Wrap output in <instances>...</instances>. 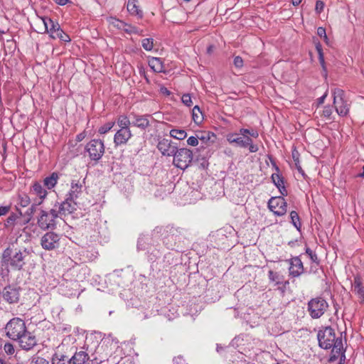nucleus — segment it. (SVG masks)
Instances as JSON below:
<instances>
[{
	"instance_id": "nucleus-1",
	"label": "nucleus",
	"mask_w": 364,
	"mask_h": 364,
	"mask_svg": "<svg viewBox=\"0 0 364 364\" xmlns=\"http://www.w3.org/2000/svg\"><path fill=\"white\" fill-rule=\"evenodd\" d=\"M319 346L323 349H332L334 355L331 358V360L335 359L336 354L341 353V358H345L343 353V343L341 338H336L334 330L331 327H326L323 330H320L317 335ZM342 358H341V361Z\"/></svg>"
},
{
	"instance_id": "nucleus-2",
	"label": "nucleus",
	"mask_w": 364,
	"mask_h": 364,
	"mask_svg": "<svg viewBox=\"0 0 364 364\" xmlns=\"http://www.w3.org/2000/svg\"><path fill=\"white\" fill-rule=\"evenodd\" d=\"M119 129L114 136V144L115 146L125 145L133 136L130 129L131 121L125 114L119 115L116 119Z\"/></svg>"
},
{
	"instance_id": "nucleus-3",
	"label": "nucleus",
	"mask_w": 364,
	"mask_h": 364,
	"mask_svg": "<svg viewBox=\"0 0 364 364\" xmlns=\"http://www.w3.org/2000/svg\"><path fill=\"white\" fill-rule=\"evenodd\" d=\"M28 252L24 250H13L6 248L2 255V262L6 266H10L13 270H21L26 264Z\"/></svg>"
},
{
	"instance_id": "nucleus-4",
	"label": "nucleus",
	"mask_w": 364,
	"mask_h": 364,
	"mask_svg": "<svg viewBox=\"0 0 364 364\" xmlns=\"http://www.w3.org/2000/svg\"><path fill=\"white\" fill-rule=\"evenodd\" d=\"M226 139L230 144H235L240 148L248 147L250 153H255L259 150L258 145L255 144L249 136L242 134L240 129L238 133L228 134Z\"/></svg>"
},
{
	"instance_id": "nucleus-5",
	"label": "nucleus",
	"mask_w": 364,
	"mask_h": 364,
	"mask_svg": "<svg viewBox=\"0 0 364 364\" xmlns=\"http://www.w3.org/2000/svg\"><path fill=\"white\" fill-rule=\"evenodd\" d=\"M5 331L9 338L17 341L26 331L25 322L21 318H14L7 323Z\"/></svg>"
},
{
	"instance_id": "nucleus-6",
	"label": "nucleus",
	"mask_w": 364,
	"mask_h": 364,
	"mask_svg": "<svg viewBox=\"0 0 364 364\" xmlns=\"http://www.w3.org/2000/svg\"><path fill=\"white\" fill-rule=\"evenodd\" d=\"M173 156V165L182 170L187 168L191 165L193 159L192 151L187 148L177 149Z\"/></svg>"
},
{
	"instance_id": "nucleus-7",
	"label": "nucleus",
	"mask_w": 364,
	"mask_h": 364,
	"mask_svg": "<svg viewBox=\"0 0 364 364\" xmlns=\"http://www.w3.org/2000/svg\"><path fill=\"white\" fill-rule=\"evenodd\" d=\"M333 105L338 114L341 117L348 115L350 109V105L344 100V92L340 88L332 90Z\"/></svg>"
},
{
	"instance_id": "nucleus-8",
	"label": "nucleus",
	"mask_w": 364,
	"mask_h": 364,
	"mask_svg": "<svg viewBox=\"0 0 364 364\" xmlns=\"http://www.w3.org/2000/svg\"><path fill=\"white\" fill-rule=\"evenodd\" d=\"M328 307L327 301L321 297L312 299L309 301L308 310L313 318H320Z\"/></svg>"
},
{
	"instance_id": "nucleus-9",
	"label": "nucleus",
	"mask_w": 364,
	"mask_h": 364,
	"mask_svg": "<svg viewBox=\"0 0 364 364\" xmlns=\"http://www.w3.org/2000/svg\"><path fill=\"white\" fill-rule=\"evenodd\" d=\"M92 160H100L105 153V145L102 141L100 139L91 140L85 147Z\"/></svg>"
},
{
	"instance_id": "nucleus-10",
	"label": "nucleus",
	"mask_w": 364,
	"mask_h": 364,
	"mask_svg": "<svg viewBox=\"0 0 364 364\" xmlns=\"http://www.w3.org/2000/svg\"><path fill=\"white\" fill-rule=\"evenodd\" d=\"M41 21L43 23V27L38 32L48 33L50 38L56 39V34L60 33L62 31L59 23L48 17H43L41 18Z\"/></svg>"
},
{
	"instance_id": "nucleus-11",
	"label": "nucleus",
	"mask_w": 364,
	"mask_h": 364,
	"mask_svg": "<svg viewBox=\"0 0 364 364\" xmlns=\"http://www.w3.org/2000/svg\"><path fill=\"white\" fill-rule=\"evenodd\" d=\"M287 203L282 196L272 197L268 202V208L277 215H284L287 213Z\"/></svg>"
},
{
	"instance_id": "nucleus-12",
	"label": "nucleus",
	"mask_w": 364,
	"mask_h": 364,
	"mask_svg": "<svg viewBox=\"0 0 364 364\" xmlns=\"http://www.w3.org/2000/svg\"><path fill=\"white\" fill-rule=\"evenodd\" d=\"M20 287L13 285L5 287L2 291V297L9 304L18 303L20 298Z\"/></svg>"
},
{
	"instance_id": "nucleus-13",
	"label": "nucleus",
	"mask_w": 364,
	"mask_h": 364,
	"mask_svg": "<svg viewBox=\"0 0 364 364\" xmlns=\"http://www.w3.org/2000/svg\"><path fill=\"white\" fill-rule=\"evenodd\" d=\"M17 341L20 346L26 350L32 349L37 344L36 336L31 332L26 331Z\"/></svg>"
},
{
	"instance_id": "nucleus-14",
	"label": "nucleus",
	"mask_w": 364,
	"mask_h": 364,
	"mask_svg": "<svg viewBox=\"0 0 364 364\" xmlns=\"http://www.w3.org/2000/svg\"><path fill=\"white\" fill-rule=\"evenodd\" d=\"M130 116L132 119V122H131V124H132V126L139 128L140 129L142 130H145L150 126L149 118L151 117V115H140L132 112L130 114Z\"/></svg>"
},
{
	"instance_id": "nucleus-15",
	"label": "nucleus",
	"mask_w": 364,
	"mask_h": 364,
	"mask_svg": "<svg viewBox=\"0 0 364 364\" xmlns=\"http://www.w3.org/2000/svg\"><path fill=\"white\" fill-rule=\"evenodd\" d=\"M60 237L53 232H47L41 238L42 247L46 250H53L58 245Z\"/></svg>"
},
{
	"instance_id": "nucleus-16",
	"label": "nucleus",
	"mask_w": 364,
	"mask_h": 364,
	"mask_svg": "<svg viewBox=\"0 0 364 364\" xmlns=\"http://www.w3.org/2000/svg\"><path fill=\"white\" fill-rule=\"evenodd\" d=\"M157 148L164 156H173L177 150V147L173 146L171 141L167 139L160 140L158 143Z\"/></svg>"
},
{
	"instance_id": "nucleus-17",
	"label": "nucleus",
	"mask_w": 364,
	"mask_h": 364,
	"mask_svg": "<svg viewBox=\"0 0 364 364\" xmlns=\"http://www.w3.org/2000/svg\"><path fill=\"white\" fill-rule=\"evenodd\" d=\"M82 186L79 181H73L70 188L66 194L68 200H78L82 193Z\"/></svg>"
},
{
	"instance_id": "nucleus-18",
	"label": "nucleus",
	"mask_w": 364,
	"mask_h": 364,
	"mask_svg": "<svg viewBox=\"0 0 364 364\" xmlns=\"http://www.w3.org/2000/svg\"><path fill=\"white\" fill-rule=\"evenodd\" d=\"M42 215L39 219V222L43 225L46 223V228H53L56 225L54 219L57 218L58 215L55 210H50V213L42 211Z\"/></svg>"
},
{
	"instance_id": "nucleus-19",
	"label": "nucleus",
	"mask_w": 364,
	"mask_h": 364,
	"mask_svg": "<svg viewBox=\"0 0 364 364\" xmlns=\"http://www.w3.org/2000/svg\"><path fill=\"white\" fill-rule=\"evenodd\" d=\"M31 191L39 198L38 200L35 202L36 205H41L48 195V191L38 181L33 183Z\"/></svg>"
},
{
	"instance_id": "nucleus-20",
	"label": "nucleus",
	"mask_w": 364,
	"mask_h": 364,
	"mask_svg": "<svg viewBox=\"0 0 364 364\" xmlns=\"http://www.w3.org/2000/svg\"><path fill=\"white\" fill-rule=\"evenodd\" d=\"M90 359V356L87 352L80 350L76 351L74 355L68 360V364H85Z\"/></svg>"
},
{
	"instance_id": "nucleus-21",
	"label": "nucleus",
	"mask_w": 364,
	"mask_h": 364,
	"mask_svg": "<svg viewBox=\"0 0 364 364\" xmlns=\"http://www.w3.org/2000/svg\"><path fill=\"white\" fill-rule=\"evenodd\" d=\"M289 274L292 277H299L304 270L303 264L301 259L298 257H294L291 259Z\"/></svg>"
},
{
	"instance_id": "nucleus-22",
	"label": "nucleus",
	"mask_w": 364,
	"mask_h": 364,
	"mask_svg": "<svg viewBox=\"0 0 364 364\" xmlns=\"http://www.w3.org/2000/svg\"><path fill=\"white\" fill-rule=\"evenodd\" d=\"M79 203L78 200H68V197H65L60 206V212L64 215L72 213L76 210Z\"/></svg>"
},
{
	"instance_id": "nucleus-23",
	"label": "nucleus",
	"mask_w": 364,
	"mask_h": 364,
	"mask_svg": "<svg viewBox=\"0 0 364 364\" xmlns=\"http://www.w3.org/2000/svg\"><path fill=\"white\" fill-rule=\"evenodd\" d=\"M197 134L198 139L207 146L214 144L217 139V136L211 132L200 131Z\"/></svg>"
},
{
	"instance_id": "nucleus-24",
	"label": "nucleus",
	"mask_w": 364,
	"mask_h": 364,
	"mask_svg": "<svg viewBox=\"0 0 364 364\" xmlns=\"http://www.w3.org/2000/svg\"><path fill=\"white\" fill-rule=\"evenodd\" d=\"M127 9L131 15L137 16L139 18H142L143 11L139 9L138 0H128Z\"/></svg>"
},
{
	"instance_id": "nucleus-25",
	"label": "nucleus",
	"mask_w": 364,
	"mask_h": 364,
	"mask_svg": "<svg viewBox=\"0 0 364 364\" xmlns=\"http://www.w3.org/2000/svg\"><path fill=\"white\" fill-rule=\"evenodd\" d=\"M352 290L361 301L364 302V286L362 284L360 278L358 276L354 277Z\"/></svg>"
},
{
	"instance_id": "nucleus-26",
	"label": "nucleus",
	"mask_w": 364,
	"mask_h": 364,
	"mask_svg": "<svg viewBox=\"0 0 364 364\" xmlns=\"http://www.w3.org/2000/svg\"><path fill=\"white\" fill-rule=\"evenodd\" d=\"M272 180L274 184L278 188L280 193L282 196H287V191L284 186L283 178L279 173H273L272 175Z\"/></svg>"
},
{
	"instance_id": "nucleus-27",
	"label": "nucleus",
	"mask_w": 364,
	"mask_h": 364,
	"mask_svg": "<svg viewBox=\"0 0 364 364\" xmlns=\"http://www.w3.org/2000/svg\"><path fill=\"white\" fill-rule=\"evenodd\" d=\"M149 65L156 73L164 72L163 61L159 58H151L149 60Z\"/></svg>"
},
{
	"instance_id": "nucleus-28",
	"label": "nucleus",
	"mask_w": 364,
	"mask_h": 364,
	"mask_svg": "<svg viewBox=\"0 0 364 364\" xmlns=\"http://www.w3.org/2000/svg\"><path fill=\"white\" fill-rule=\"evenodd\" d=\"M58 179H59L58 173L56 172H53L50 176L46 177L43 179V185L48 189H52L56 186Z\"/></svg>"
},
{
	"instance_id": "nucleus-29",
	"label": "nucleus",
	"mask_w": 364,
	"mask_h": 364,
	"mask_svg": "<svg viewBox=\"0 0 364 364\" xmlns=\"http://www.w3.org/2000/svg\"><path fill=\"white\" fill-rule=\"evenodd\" d=\"M122 31H124L129 34H137L139 36H143V31L139 29L137 27L131 24L124 22L123 28Z\"/></svg>"
},
{
	"instance_id": "nucleus-30",
	"label": "nucleus",
	"mask_w": 364,
	"mask_h": 364,
	"mask_svg": "<svg viewBox=\"0 0 364 364\" xmlns=\"http://www.w3.org/2000/svg\"><path fill=\"white\" fill-rule=\"evenodd\" d=\"M192 118L197 124H200L203 120V115L198 105H196L192 110Z\"/></svg>"
},
{
	"instance_id": "nucleus-31",
	"label": "nucleus",
	"mask_w": 364,
	"mask_h": 364,
	"mask_svg": "<svg viewBox=\"0 0 364 364\" xmlns=\"http://www.w3.org/2000/svg\"><path fill=\"white\" fill-rule=\"evenodd\" d=\"M107 22H108L109 28H116L117 30L122 31V29L123 28L124 21H121L117 18L109 17L107 18Z\"/></svg>"
},
{
	"instance_id": "nucleus-32",
	"label": "nucleus",
	"mask_w": 364,
	"mask_h": 364,
	"mask_svg": "<svg viewBox=\"0 0 364 364\" xmlns=\"http://www.w3.org/2000/svg\"><path fill=\"white\" fill-rule=\"evenodd\" d=\"M316 51L318 55L319 63H320L323 70L326 73L325 75L326 76V63H325V60H324V55H323L322 46L320 43H318L316 44Z\"/></svg>"
},
{
	"instance_id": "nucleus-33",
	"label": "nucleus",
	"mask_w": 364,
	"mask_h": 364,
	"mask_svg": "<svg viewBox=\"0 0 364 364\" xmlns=\"http://www.w3.org/2000/svg\"><path fill=\"white\" fill-rule=\"evenodd\" d=\"M170 136L178 140H183L187 136V133L183 129H173L170 131Z\"/></svg>"
},
{
	"instance_id": "nucleus-34",
	"label": "nucleus",
	"mask_w": 364,
	"mask_h": 364,
	"mask_svg": "<svg viewBox=\"0 0 364 364\" xmlns=\"http://www.w3.org/2000/svg\"><path fill=\"white\" fill-rule=\"evenodd\" d=\"M51 361L52 364H65V362H68L67 357L64 354L58 352H56L53 355Z\"/></svg>"
},
{
	"instance_id": "nucleus-35",
	"label": "nucleus",
	"mask_w": 364,
	"mask_h": 364,
	"mask_svg": "<svg viewBox=\"0 0 364 364\" xmlns=\"http://www.w3.org/2000/svg\"><path fill=\"white\" fill-rule=\"evenodd\" d=\"M268 277L270 281L274 282L276 284H282L283 282L282 277L278 273L272 270H269L268 272Z\"/></svg>"
},
{
	"instance_id": "nucleus-36",
	"label": "nucleus",
	"mask_w": 364,
	"mask_h": 364,
	"mask_svg": "<svg viewBox=\"0 0 364 364\" xmlns=\"http://www.w3.org/2000/svg\"><path fill=\"white\" fill-rule=\"evenodd\" d=\"M114 124H115V122H113V121L108 122L105 123V124H103L100 127H99L98 133L100 134H105L107 133L113 128Z\"/></svg>"
},
{
	"instance_id": "nucleus-37",
	"label": "nucleus",
	"mask_w": 364,
	"mask_h": 364,
	"mask_svg": "<svg viewBox=\"0 0 364 364\" xmlns=\"http://www.w3.org/2000/svg\"><path fill=\"white\" fill-rule=\"evenodd\" d=\"M21 220V217L16 214H11L6 220V223H5L6 228H9L10 226H13L15 225L21 224L16 220Z\"/></svg>"
},
{
	"instance_id": "nucleus-38",
	"label": "nucleus",
	"mask_w": 364,
	"mask_h": 364,
	"mask_svg": "<svg viewBox=\"0 0 364 364\" xmlns=\"http://www.w3.org/2000/svg\"><path fill=\"white\" fill-rule=\"evenodd\" d=\"M291 155H292V158H293V160L294 161V164H295L296 169L299 172H302L303 170H302L301 166L300 165V160H299L300 154H299V151L295 148L293 149L292 152H291Z\"/></svg>"
},
{
	"instance_id": "nucleus-39",
	"label": "nucleus",
	"mask_w": 364,
	"mask_h": 364,
	"mask_svg": "<svg viewBox=\"0 0 364 364\" xmlns=\"http://www.w3.org/2000/svg\"><path fill=\"white\" fill-rule=\"evenodd\" d=\"M141 46L146 51H151L154 48V39L151 38H144L141 41Z\"/></svg>"
},
{
	"instance_id": "nucleus-40",
	"label": "nucleus",
	"mask_w": 364,
	"mask_h": 364,
	"mask_svg": "<svg viewBox=\"0 0 364 364\" xmlns=\"http://www.w3.org/2000/svg\"><path fill=\"white\" fill-rule=\"evenodd\" d=\"M290 218L291 223L295 228H300L301 223L298 213L296 211H291L290 213Z\"/></svg>"
},
{
	"instance_id": "nucleus-41",
	"label": "nucleus",
	"mask_w": 364,
	"mask_h": 364,
	"mask_svg": "<svg viewBox=\"0 0 364 364\" xmlns=\"http://www.w3.org/2000/svg\"><path fill=\"white\" fill-rule=\"evenodd\" d=\"M18 200V204L22 207H27L31 203L30 198L25 193L19 195Z\"/></svg>"
},
{
	"instance_id": "nucleus-42",
	"label": "nucleus",
	"mask_w": 364,
	"mask_h": 364,
	"mask_svg": "<svg viewBox=\"0 0 364 364\" xmlns=\"http://www.w3.org/2000/svg\"><path fill=\"white\" fill-rule=\"evenodd\" d=\"M240 132L242 134L249 136L250 138H251V136L254 137V138H257L259 136L258 132L253 129L250 130L248 129L242 128V129H240Z\"/></svg>"
},
{
	"instance_id": "nucleus-43",
	"label": "nucleus",
	"mask_w": 364,
	"mask_h": 364,
	"mask_svg": "<svg viewBox=\"0 0 364 364\" xmlns=\"http://www.w3.org/2000/svg\"><path fill=\"white\" fill-rule=\"evenodd\" d=\"M181 101L187 107H191L193 105L191 96L188 93L182 95Z\"/></svg>"
},
{
	"instance_id": "nucleus-44",
	"label": "nucleus",
	"mask_w": 364,
	"mask_h": 364,
	"mask_svg": "<svg viewBox=\"0 0 364 364\" xmlns=\"http://www.w3.org/2000/svg\"><path fill=\"white\" fill-rule=\"evenodd\" d=\"M333 114V109L331 106H325L323 109L322 116L326 119H331V114Z\"/></svg>"
},
{
	"instance_id": "nucleus-45",
	"label": "nucleus",
	"mask_w": 364,
	"mask_h": 364,
	"mask_svg": "<svg viewBox=\"0 0 364 364\" xmlns=\"http://www.w3.org/2000/svg\"><path fill=\"white\" fill-rule=\"evenodd\" d=\"M56 38H59L60 41L65 43H68L71 41L70 36L63 30L61 31L60 33L56 34Z\"/></svg>"
},
{
	"instance_id": "nucleus-46",
	"label": "nucleus",
	"mask_w": 364,
	"mask_h": 364,
	"mask_svg": "<svg viewBox=\"0 0 364 364\" xmlns=\"http://www.w3.org/2000/svg\"><path fill=\"white\" fill-rule=\"evenodd\" d=\"M324 3L321 0H318L316 2L315 11L317 14H321L324 9Z\"/></svg>"
},
{
	"instance_id": "nucleus-47",
	"label": "nucleus",
	"mask_w": 364,
	"mask_h": 364,
	"mask_svg": "<svg viewBox=\"0 0 364 364\" xmlns=\"http://www.w3.org/2000/svg\"><path fill=\"white\" fill-rule=\"evenodd\" d=\"M198 134H196V136H192L187 139V144L190 146H196L198 144Z\"/></svg>"
},
{
	"instance_id": "nucleus-48",
	"label": "nucleus",
	"mask_w": 364,
	"mask_h": 364,
	"mask_svg": "<svg viewBox=\"0 0 364 364\" xmlns=\"http://www.w3.org/2000/svg\"><path fill=\"white\" fill-rule=\"evenodd\" d=\"M4 349L5 352L9 355H12L14 353V346L10 343H6L4 346Z\"/></svg>"
},
{
	"instance_id": "nucleus-49",
	"label": "nucleus",
	"mask_w": 364,
	"mask_h": 364,
	"mask_svg": "<svg viewBox=\"0 0 364 364\" xmlns=\"http://www.w3.org/2000/svg\"><path fill=\"white\" fill-rule=\"evenodd\" d=\"M234 65L237 68H241L243 66V60L240 56H236L233 61Z\"/></svg>"
},
{
	"instance_id": "nucleus-50",
	"label": "nucleus",
	"mask_w": 364,
	"mask_h": 364,
	"mask_svg": "<svg viewBox=\"0 0 364 364\" xmlns=\"http://www.w3.org/2000/svg\"><path fill=\"white\" fill-rule=\"evenodd\" d=\"M31 364H49V362L43 358L38 357L33 360Z\"/></svg>"
},
{
	"instance_id": "nucleus-51",
	"label": "nucleus",
	"mask_w": 364,
	"mask_h": 364,
	"mask_svg": "<svg viewBox=\"0 0 364 364\" xmlns=\"http://www.w3.org/2000/svg\"><path fill=\"white\" fill-rule=\"evenodd\" d=\"M317 34L321 38H323V39H327V35L326 33V29L323 27H318L317 29Z\"/></svg>"
},
{
	"instance_id": "nucleus-52",
	"label": "nucleus",
	"mask_w": 364,
	"mask_h": 364,
	"mask_svg": "<svg viewBox=\"0 0 364 364\" xmlns=\"http://www.w3.org/2000/svg\"><path fill=\"white\" fill-rule=\"evenodd\" d=\"M306 253L309 255V256L310 257L311 259L313 262H316L318 258H317L316 255L315 253H314L311 249L306 248Z\"/></svg>"
},
{
	"instance_id": "nucleus-53",
	"label": "nucleus",
	"mask_w": 364,
	"mask_h": 364,
	"mask_svg": "<svg viewBox=\"0 0 364 364\" xmlns=\"http://www.w3.org/2000/svg\"><path fill=\"white\" fill-rule=\"evenodd\" d=\"M9 210L10 206H0V216L7 214Z\"/></svg>"
},
{
	"instance_id": "nucleus-54",
	"label": "nucleus",
	"mask_w": 364,
	"mask_h": 364,
	"mask_svg": "<svg viewBox=\"0 0 364 364\" xmlns=\"http://www.w3.org/2000/svg\"><path fill=\"white\" fill-rule=\"evenodd\" d=\"M174 364H186L183 358L181 355L175 357L173 359Z\"/></svg>"
},
{
	"instance_id": "nucleus-55",
	"label": "nucleus",
	"mask_w": 364,
	"mask_h": 364,
	"mask_svg": "<svg viewBox=\"0 0 364 364\" xmlns=\"http://www.w3.org/2000/svg\"><path fill=\"white\" fill-rule=\"evenodd\" d=\"M160 92L166 96H168L171 95V92L166 87H165L164 86L160 87Z\"/></svg>"
},
{
	"instance_id": "nucleus-56",
	"label": "nucleus",
	"mask_w": 364,
	"mask_h": 364,
	"mask_svg": "<svg viewBox=\"0 0 364 364\" xmlns=\"http://www.w3.org/2000/svg\"><path fill=\"white\" fill-rule=\"evenodd\" d=\"M55 4L60 5V6H65L68 2H70L69 0H53Z\"/></svg>"
},
{
	"instance_id": "nucleus-57",
	"label": "nucleus",
	"mask_w": 364,
	"mask_h": 364,
	"mask_svg": "<svg viewBox=\"0 0 364 364\" xmlns=\"http://www.w3.org/2000/svg\"><path fill=\"white\" fill-rule=\"evenodd\" d=\"M326 96H327V93L326 92L323 96H321V97H319L318 99V101L319 104L323 103Z\"/></svg>"
},
{
	"instance_id": "nucleus-58",
	"label": "nucleus",
	"mask_w": 364,
	"mask_h": 364,
	"mask_svg": "<svg viewBox=\"0 0 364 364\" xmlns=\"http://www.w3.org/2000/svg\"><path fill=\"white\" fill-rule=\"evenodd\" d=\"M302 0H291V4L294 6H299Z\"/></svg>"
},
{
	"instance_id": "nucleus-59",
	"label": "nucleus",
	"mask_w": 364,
	"mask_h": 364,
	"mask_svg": "<svg viewBox=\"0 0 364 364\" xmlns=\"http://www.w3.org/2000/svg\"><path fill=\"white\" fill-rule=\"evenodd\" d=\"M356 177L364 178V166H363V172L358 173Z\"/></svg>"
},
{
	"instance_id": "nucleus-60",
	"label": "nucleus",
	"mask_w": 364,
	"mask_h": 364,
	"mask_svg": "<svg viewBox=\"0 0 364 364\" xmlns=\"http://www.w3.org/2000/svg\"><path fill=\"white\" fill-rule=\"evenodd\" d=\"M84 138L83 134H80L77 136V141H81Z\"/></svg>"
},
{
	"instance_id": "nucleus-61",
	"label": "nucleus",
	"mask_w": 364,
	"mask_h": 364,
	"mask_svg": "<svg viewBox=\"0 0 364 364\" xmlns=\"http://www.w3.org/2000/svg\"><path fill=\"white\" fill-rule=\"evenodd\" d=\"M0 364H7L6 362H4L2 359L0 358Z\"/></svg>"
},
{
	"instance_id": "nucleus-62",
	"label": "nucleus",
	"mask_w": 364,
	"mask_h": 364,
	"mask_svg": "<svg viewBox=\"0 0 364 364\" xmlns=\"http://www.w3.org/2000/svg\"><path fill=\"white\" fill-rule=\"evenodd\" d=\"M326 43H328V38L327 37V39H323Z\"/></svg>"
},
{
	"instance_id": "nucleus-63",
	"label": "nucleus",
	"mask_w": 364,
	"mask_h": 364,
	"mask_svg": "<svg viewBox=\"0 0 364 364\" xmlns=\"http://www.w3.org/2000/svg\"><path fill=\"white\" fill-rule=\"evenodd\" d=\"M219 350H221V348H219V349L218 348H217V351H219Z\"/></svg>"
},
{
	"instance_id": "nucleus-64",
	"label": "nucleus",
	"mask_w": 364,
	"mask_h": 364,
	"mask_svg": "<svg viewBox=\"0 0 364 364\" xmlns=\"http://www.w3.org/2000/svg\"><path fill=\"white\" fill-rule=\"evenodd\" d=\"M219 350H221V348H219V349L218 348H217V351H219Z\"/></svg>"
}]
</instances>
